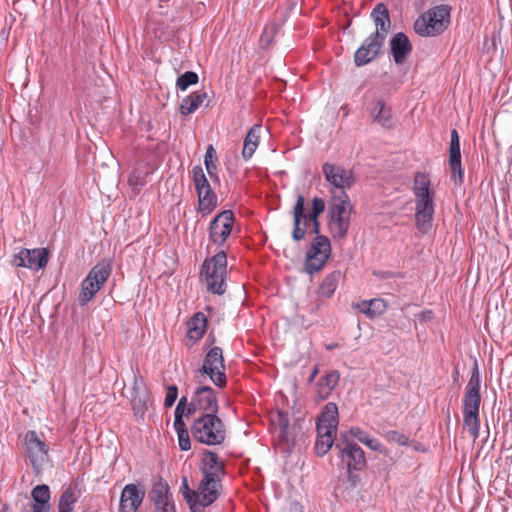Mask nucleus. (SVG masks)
I'll list each match as a JSON object with an SVG mask.
<instances>
[{
  "label": "nucleus",
  "mask_w": 512,
  "mask_h": 512,
  "mask_svg": "<svg viewBox=\"0 0 512 512\" xmlns=\"http://www.w3.org/2000/svg\"><path fill=\"white\" fill-rule=\"evenodd\" d=\"M338 426V407L335 403H327L317 422V431L336 433Z\"/></svg>",
  "instance_id": "24"
},
{
  "label": "nucleus",
  "mask_w": 512,
  "mask_h": 512,
  "mask_svg": "<svg viewBox=\"0 0 512 512\" xmlns=\"http://www.w3.org/2000/svg\"><path fill=\"white\" fill-rule=\"evenodd\" d=\"M480 382L478 366L475 364L471 377L465 387L463 412H479L481 403Z\"/></svg>",
  "instance_id": "15"
},
{
  "label": "nucleus",
  "mask_w": 512,
  "mask_h": 512,
  "mask_svg": "<svg viewBox=\"0 0 512 512\" xmlns=\"http://www.w3.org/2000/svg\"><path fill=\"white\" fill-rule=\"evenodd\" d=\"M325 211V202L322 198L314 197L312 200L311 211L307 214L305 209V198L298 195L291 211L293 216L292 238L294 241H300L305 237L306 226L308 222L312 224V232L319 236L320 222L319 217Z\"/></svg>",
  "instance_id": "2"
},
{
  "label": "nucleus",
  "mask_w": 512,
  "mask_h": 512,
  "mask_svg": "<svg viewBox=\"0 0 512 512\" xmlns=\"http://www.w3.org/2000/svg\"><path fill=\"white\" fill-rule=\"evenodd\" d=\"M192 181L196 191L211 187L201 166L193 167Z\"/></svg>",
  "instance_id": "39"
},
{
  "label": "nucleus",
  "mask_w": 512,
  "mask_h": 512,
  "mask_svg": "<svg viewBox=\"0 0 512 512\" xmlns=\"http://www.w3.org/2000/svg\"><path fill=\"white\" fill-rule=\"evenodd\" d=\"M212 413H218V401L214 390L209 386L196 388L189 402L187 415L196 417Z\"/></svg>",
  "instance_id": "10"
},
{
  "label": "nucleus",
  "mask_w": 512,
  "mask_h": 512,
  "mask_svg": "<svg viewBox=\"0 0 512 512\" xmlns=\"http://www.w3.org/2000/svg\"><path fill=\"white\" fill-rule=\"evenodd\" d=\"M73 505L59 504V512H72Z\"/></svg>",
  "instance_id": "53"
},
{
  "label": "nucleus",
  "mask_w": 512,
  "mask_h": 512,
  "mask_svg": "<svg viewBox=\"0 0 512 512\" xmlns=\"http://www.w3.org/2000/svg\"><path fill=\"white\" fill-rule=\"evenodd\" d=\"M463 425L475 441L479 436L480 430L479 412H463Z\"/></svg>",
  "instance_id": "36"
},
{
  "label": "nucleus",
  "mask_w": 512,
  "mask_h": 512,
  "mask_svg": "<svg viewBox=\"0 0 512 512\" xmlns=\"http://www.w3.org/2000/svg\"><path fill=\"white\" fill-rule=\"evenodd\" d=\"M373 121L385 129H391L394 126L392 112L389 107L381 100L377 101L370 112Z\"/></svg>",
  "instance_id": "32"
},
{
  "label": "nucleus",
  "mask_w": 512,
  "mask_h": 512,
  "mask_svg": "<svg viewBox=\"0 0 512 512\" xmlns=\"http://www.w3.org/2000/svg\"><path fill=\"white\" fill-rule=\"evenodd\" d=\"M174 428L177 431V434H180L182 431H187L186 425L183 419H175L174 420Z\"/></svg>",
  "instance_id": "52"
},
{
  "label": "nucleus",
  "mask_w": 512,
  "mask_h": 512,
  "mask_svg": "<svg viewBox=\"0 0 512 512\" xmlns=\"http://www.w3.org/2000/svg\"><path fill=\"white\" fill-rule=\"evenodd\" d=\"M276 34V27L274 25L265 26L260 36V45L262 48H268L272 44Z\"/></svg>",
  "instance_id": "42"
},
{
  "label": "nucleus",
  "mask_w": 512,
  "mask_h": 512,
  "mask_svg": "<svg viewBox=\"0 0 512 512\" xmlns=\"http://www.w3.org/2000/svg\"><path fill=\"white\" fill-rule=\"evenodd\" d=\"M384 438L388 442L395 443L400 446H408L409 445V437L399 431H396V430L387 431L384 434Z\"/></svg>",
  "instance_id": "41"
},
{
  "label": "nucleus",
  "mask_w": 512,
  "mask_h": 512,
  "mask_svg": "<svg viewBox=\"0 0 512 512\" xmlns=\"http://www.w3.org/2000/svg\"><path fill=\"white\" fill-rule=\"evenodd\" d=\"M364 445H366L368 448H370L373 451H377V452L384 451L382 444L377 439H375L371 436L367 439V441H365Z\"/></svg>",
  "instance_id": "48"
},
{
  "label": "nucleus",
  "mask_w": 512,
  "mask_h": 512,
  "mask_svg": "<svg viewBox=\"0 0 512 512\" xmlns=\"http://www.w3.org/2000/svg\"><path fill=\"white\" fill-rule=\"evenodd\" d=\"M331 254L330 241L326 236H316L307 250L305 271L309 274L319 272L325 266Z\"/></svg>",
  "instance_id": "9"
},
{
  "label": "nucleus",
  "mask_w": 512,
  "mask_h": 512,
  "mask_svg": "<svg viewBox=\"0 0 512 512\" xmlns=\"http://www.w3.org/2000/svg\"><path fill=\"white\" fill-rule=\"evenodd\" d=\"M201 472L205 478L221 480V476L224 475V464L216 453L206 451L201 460Z\"/></svg>",
  "instance_id": "21"
},
{
  "label": "nucleus",
  "mask_w": 512,
  "mask_h": 512,
  "mask_svg": "<svg viewBox=\"0 0 512 512\" xmlns=\"http://www.w3.org/2000/svg\"><path fill=\"white\" fill-rule=\"evenodd\" d=\"M261 130L262 126L259 124H256L252 126L243 142V149H242V157L244 160H249L254 155L255 151L257 150L259 144H260V137H261Z\"/></svg>",
  "instance_id": "28"
},
{
  "label": "nucleus",
  "mask_w": 512,
  "mask_h": 512,
  "mask_svg": "<svg viewBox=\"0 0 512 512\" xmlns=\"http://www.w3.org/2000/svg\"><path fill=\"white\" fill-rule=\"evenodd\" d=\"M371 18L376 27L374 33H378L379 36L386 38L391 26L389 11L386 5L383 3L377 4L371 12Z\"/></svg>",
  "instance_id": "27"
},
{
  "label": "nucleus",
  "mask_w": 512,
  "mask_h": 512,
  "mask_svg": "<svg viewBox=\"0 0 512 512\" xmlns=\"http://www.w3.org/2000/svg\"><path fill=\"white\" fill-rule=\"evenodd\" d=\"M390 49L394 62L403 64L412 51V45L404 33L398 32L390 40Z\"/></svg>",
  "instance_id": "22"
},
{
  "label": "nucleus",
  "mask_w": 512,
  "mask_h": 512,
  "mask_svg": "<svg viewBox=\"0 0 512 512\" xmlns=\"http://www.w3.org/2000/svg\"><path fill=\"white\" fill-rule=\"evenodd\" d=\"M278 417H279V420H278V424H279V427H280V435L282 436L286 429L288 428V419L287 417L282 414V413H278Z\"/></svg>",
  "instance_id": "50"
},
{
  "label": "nucleus",
  "mask_w": 512,
  "mask_h": 512,
  "mask_svg": "<svg viewBox=\"0 0 512 512\" xmlns=\"http://www.w3.org/2000/svg\"><path fill=\"white\" fill-rule=\"evenodd\" d=\"M34 504L32 512H49L50 511V489L49 486L37 485L31 492Z\"/></svg>",
  "instance_id": "30"
},
{
  "label": "nucleus",
  "mask_w": 512,
  "mask_h": 512,
  "mask_svg": "<svg viewBox=\"0 0 512 512\" xmlns=\"http://www.w3.org/2000/svg\"><path fill=\"white\" fill-rule=\"evenodd\" d=\"M177 396L178 388L175 385L168 386L164 399V405L166 407H171L175 403Z\"/></svg>",
  "instance_id": "43"
},
{
  "label": "nucleus",
  "mask_w": 512,
  "mask_h": 512,
  "mask_svg": "<svg viewBox=\"0 0 512 512\" xmlns=\"http://www.w3.org/2000/svg\"><path fill=\"white\" fill-rule=\"evenodd\" d=\"M207 329V318L202 312H197L187 322V346L196 344L205 334Z\"/></svg>",
  "instance_id": "25"
},
{
  "label": "nucleus",
  "mask_w": 512,
  "mask_h": 512,
  "mask_svg": "<svg viewBox=\"0 0 512 512\" xmlns=\"http://www.w3.org/2000/svg\"><path fill=\"white\" fill-rule=\"evenodd\" d=\"M317 439L315 443V450L317 455H325L332 447L336 433H325L324 431H317Z\"/></svg>",
  "instance_id": "37"
},
{
  "label": "nucleus",
  "mask_w": 512,
  "mask_h": 512,
  "mask_svg": "<svg viewBox=\"0 0 512 512\" xmlns=\"http://www.w3.org/2000/svg\"><path fill=\"white\" fill-rule=\"evenodd\" d=\"M452 7L440 4L421 14L414 23L415 32L422 37L441 35L450 25Z\"/></svg>",
  "instance_id": "3"
},
{
  "label": "nucleus",
  "mask_w": 512,
  "mask_h": 512,
  "mask_svg": "<svg viewBox=\"0 0 512 512\" xmlns=\"http://www.w3.org/2000/svg\"><path fill=\"white\" fill-rule=\"evenodd\" d=\"M235 222L234 213L231 210L220 212L210 223L209 239L217 246H222L232 233Z\"/></svg>",
  "instance_id": "13"
},
{
  "label": "nucleus",
  "mask_w": 512,
  "mask_h": 512,
  "mask_svg": "<svg viewBox=\"0 0 512 512\" xmlns=\"http://www.w3.org/2000/svg\"><path fill=\"white\" fill-rule=\"evenodd\" d=\"M25 448L33 466L42 464L48 455V449L37 433L33 430L25 434Z\"/></svg>",
  "instance_id": "19"
},
{
  "label": "nucleus",
  "mask_w": 512,
  "mask_h": 512,
  "mask_svg": "<svg viewBox=\"0 0 512 512\" xmlns=\"http://www.w3.org/2000/svg\"><path fill=\"white\" fill-rule=\"evenodd\" d=\"M342 278L343 274L340 270H334L327 274L317 288V295L322 298H331Z\"/></svg>",
  "instance_id": "29"
},
{
  "label": "nucleus",
  "mask_w": 512,
  "mask_h": 512,
  "mask_svg": "<svg viewBox=\"0 0 512 512\" xmlns=\"http://www.w3.org/2000/svg\"><path fill=\"white\" fill-rule=\"evenodd\" d=\"M204 164L209 176L212 179H218L217 176V153L213 145H209L207 147L205 156H204Z\"/></svg>",
  "instance_id": "38"
},
{
  "label": "nucleus",
  "mask_w": 512,
  "mask_h": 512,
  "mask_svg": "<svg viewBox=\"0 0 512 512\" xmlns=\"http://www.w3.org/2000/svg\"><path fill=\"white\" fill-rule=\"evenodd\" d=\"M449 167L452 172L455 183L462 184L464 171L461 165L460 140L458 132L453 129L451 131L450 147H449Z\"/></svg>",
  "instance_id": "20"
},
{
  "label": "nucleus",
  "mask_w": 512,
  "mask_h": 512,
  "mask_svg": "<svg viewBox=\"0 0 512 512\" xmlns=\"http://www.w3.org/2000/svg\"><path fill=\"white\" fill-rule=\"evenodd\" d=\"M145 497V488L136 484H127L120 496V508L123 512H136Z\"/></svg>",
  "instance_id": "17"
},
{
  "label": "nucleus",
  "mask_w": 512,
  "mask_h": 512,
  "mask_svg": "<svg viewBox=\"0 0 512 512\" xmlns=\"http://www.w3.org/2000/svg\"><path fill=\"white\" fill-rule=\"evenodd\" d=\"M385 39L379 36L378 33H372L367 37L354 54L355 65L361 67L374 60L380 53Z\"/></svg>",
  "instance_id": "14"
},
{
  "label": "nucleus",
  "mask_w": 512,
  "mask_h": 512,
  "mask_svg": "<svg viewBox=\"0 0 512 512\" xmlns=\"http://www.w3.org/2000/svg\"><path fill=\"white\" fill-rule=\"evenodd\" d=\"M200 371L207 374L216 386L226 385L224 357L220 347H213L207 352Z\"/></svg>",
  "instance_id": "11"
},
{
  "label": "nucleus",
  "mask_w": 512,
  "mask_h": 512,
  "mask_svg": "<svg viewBox=\"0 0 512 512\" xmlns=\"http://www.w3.org/2000/svg\"><path fill=\"white\" fill-rule=\"evenodd\" d=\"M199 77L197 73L193 71H187L181 74L176 80V87L182 91H185L189 86L198 83Z\"/></svg>",
  "instance_id": "40"
},
{
  "label": "nucleus",
  "mask_w": 512,
  "mask_h": 512,
  "mask_svg": "<svg viewBox=\"0 0 512 512\" xmlns=\"http://www.w3.org/2000/svg\"><path fill=\"white\" fill-rule=\"evenodd\" d=\"M130 400L133 412L136 416H143L147 411L148 393L141 381L134 380L131 388Z\"/></svg>",
  "instance_id": "26"
},
{
  "label": "nucleus",
  "mask_w": 512,
  "mask_h": 512,
  "mask_svg": "<svg viewBox=\"0 0 512 512\" xmlns=\"http://www.w3.org/2000/svg\"><path fill=\"white\" fill-rule=\"evenodd\" d=\"M207 289L214 294H223L226 288L227 256L222 250L211 259L206 260L202 267Z\"/></svg>",
  "instance_id": "6"
},
{
  "label": "nucleus",
  "mask_w": 512,
  "mask_h": 512,
  "mask_svg": "<svg viewBox=\"0 0 512 512\" xmlns=\"http://www.w3.org/2000/svg\"><path fill=\"white\" fill-rule=\"evenodd\" d=\"M182 489H183V496L184 498L189 501V502H192L194 501V496L192 495V492H194L193 490H190L189 486H188V482H187V479L184 478L183 479V483H182Z\"/></svg>",
  "instance_id": "49"
},
{
  "label": "nucleus",
  "mask_w": 512,
  "mask_h": 512,
  "mask_svg": "<svg viewBox=\"0 0 512 512\" xmlns=\"http://www.w3.org/2000/svg\"><path fill=\"white\" fill-rule=\"evenodd\" d=\"M339 382V373L331 371L321 377L317 383V394L321 400L328 398Z\"/></svg>",
  "instance_id": "35"
},
{
  "label": "nucleus",
  "mask_w": 512,
  "mask_h": 512,
  "mask_svg": "<svg viewBox=\"0 0 512 512\" xmlns=\"http://www.w3.org/2000/svg\"><path fill=\"white\" fill-rule=\"evenodd\" d=\"M207 98V93L204 91H196L185 97L179 107L181 115L187 116L194 113Z\"/></svg>",
  "instance_id": "34"
},
{
  "label": "nucleus",
  "mask_w": 512,
  "mask_h": 512,
  "mask_svg": "<svg viewBox=\"0 0 512 512\" xmlns=\"http://www.w3.org/2000/svg\"><path fill=\"white\" fill-rule=\"evenodd\" d=\"M48 259L49 252L46 248H22L13 255L11 264L15 267H25L38 271L47 265Z\"/></svg>",
  "instance_id": "12"
},
{
  "label": "nucleus",
  "mask_w": 512,
  "mask_h": 512,
  "mask_svg": "<svg viewBox=\"0 0 512 512\" xmlns=\"http://www.w3.org/2000/svg\"><path fill=\"white\" fill-rule=\"evenodd\" d=\"M336 448L339 449V456L342 463L347 466L348 471L361 470L365 466L364 451L356 443L346 442L343 447L336 444Z\"/></svg>",
  "instance_id": "16"
},
{
  "label": "nucleus",
  "mask_w": 512,
  "mask_h": 512,
  "mask_svg": "<svg viewBox=\"0 0 512 512\" xmlns=\"http://www.w3.org/2000/svg\"><path fill=\"white\" fill-rule=\"evenodd\" d=\"M155 512H175V505L167 484H158L152 490Z\"/></svg>",
  "instance_id": "23"
},
{
  "label": "nucleus",
  "mask_w": 512,
  "mask_h": 512,
  "mask_svg": "<svg viewBox=\"0 0 512 512\" xmlns=\"http://www.w3.org/2000/svg\"><path fill=\"white\" fill-rule=\"evenodd\" d=\"M352 209L348 195L331 197L328 208V227L333 238L343 239L347 236Z\"/></svg>",
  "instance_id": "5"
},
{
  "label": "nucleus",
  "mask_w": 512,
  "mask_h": 512,
  "mask_svg": "<svg viewBox=\"0 0 512 512\" xmlns=\"http://www.w3.org/2000/svg\"><path fill=\"white\" fill-rule=\"evenodd\" d=\"M198 196L197 210L203 217L208 216L217 206V196L212 188H206L196 191Z\"/></svg>",
  "instance_id": "31"
},
{
  "label": "nucleus",
  "mask_w": 512,
  "mask_h": 512,
  "mask_svg": "<svg viewBox=\"0 0 512 512\" xmlns=\"http://www.w3.org/2000/svg\"><path fill=\"white\" fill-rule=\"evenodd\" d=\"M179 447L183 451H187L191 448V442L188 431H182L178 434Z\"/></svg>",
  "instance_id": "45"
},
{
  "label": "nucleus",
  "mask_w": 512,
  "mask_h": 512,
  "mask_svg": "<svg viewBox=\"0 0 512 512\" xmlns=\"http://www.w3.org/2000/svg\"><path fill=\"white\" fill-rule=\"evenodd\" d=\"M112 273V266L108 261L97 263L83 279L78 296V302L81 306L90 302L98 291L103 287Z\"/></svg>",
  "instance_id": "7"
},
{
  "label": "nucleus",
  "mask_w": 512,
  "mask_h": 512,
  "mask_svg": "<svg viewBox=\"0 0 512 512\" xmlns=\"http://www.w3.org/2000/svg\"><path fill=\"white\" fill-rule=\"evenodd\" d=\"M322 171L326 182L330 186L331 197L348 195L347 190L355 182V177L351 170L339 165L324 163Z\"/></svg>",
  "instance_id": "8"
},
{
  "label": "nucleus",
  "mask_w": 512,
  "mask_h": 512,
  "mask_svg": "<svg viewBox=\"0 0 512 512\" xmlns=\"http://www.w3.org/2000/svg\"><path fill=\"white\" fill-rule=\"evenodd\" d=\"M128 184L131 187L137 188L138 186H143L144 185V181L139 176H136V175L133 174V175L129 176Z\"/></svg>",
  "instance_id": "51"
},
{
  "label": "nucleus",
  "mask_w": 512,
  "mask_h": 512,
  "mask_svg": "<svg viewBox=\"0 0 512 512\" xmlns=\"http://www.w3.org/2000/svg\"><path fill=\"white\" fill-rule=\"evenodd\" d=\"M220 482L221 480L203 477L197 492H192L194 502L203 507L211 505L218 498V489L221 486Z\"/></svg>",
  "instance_id": "18"
},
{
  "label": "nucleus",
  "mask_w": 512,
  "mask_h": 512,
  "mask_svg": "<svg viewBox=\"0 0 512 512\" xmlns=\"http://www.w3.org/2000/svg\"><path fill=\"white\" fill-rule=\"evenodd\" d=\"M191 433L195 440L206 445H219L226 437L225 425L217 413L196 416Z\"/></svg>",
  "instance_id": "4"
},
{
  "label": "nucleus",
  "mask_w": 512,
  "mask_h": 512,
  "mask_svg": "<svg viewBox=\"0 0 512 512\" xmlns=\"http://www.w3.org/2000/svg\"><path fill=\"white\" fill-rule=\"evenodd\" d=\"M356 308L368 318L373 319L382 315L386 311L387 304L383 299L374 298L357 303Z\"/></svg>",
  "instance_id": "33"
},
{
  "label": "nucleus",
  "mask_w": 512,
  "mask_h": 512,
  "mask_svg": "<svg viewBox=\"0 0 512 512\" xmlns=\"http://www.w3.org/2000/svg\"><path fill=\"white\" fill-rule=\"evenodd\" d=\"M76 502L75 494L71 489H66L60 497L59 504L73 505Z\"/></svg>",
  "instance_id": "46"
},
{
  "label": "nucleus",
  "mask_w": 512,
  "mask_h": 512,
  "mask_svg": "<svg viewBox=\"0 0 512 512\" xmlns=\"http://www.w3.org/2000/svg\"><path fill=\"white\" fill-rule=\"evenodd\" d=\"M349 432L353 437H355L358 441H360L363 444L370 437V435L367 432L358 427L351 428Z\"/></svg>",
  "instance_id": "47"
},
{
  "label": "nucleus",
  "mask_w": 512,
  "mask_h": 512,
  "mask_svg": "<svg viewBox=\"0 0 512 512\" xmlns=\"http://www.w3.org/2000/svg\"><path fill=\"white\" fill-rule=\"evenodd\" d=\"M431 180L427 173L417 172L413 180L415 203V226L423 234L431 230L435 213V193L430 189Z\"/></svg>",
  "instance_id": "1"
},
{
  "label": "nucleus",
  "mask_w": 512,
  "mask_h": 512,
  "mask_svg": "<svg viewBox=\"0 0 512 512\" xmlns=\"http://www.w3.org/2000/svg\"><path fill=\"white\" fill-rule=\"evenodd\" d=\"M188 405L189 402L187 400V397H181L175 408V419H183L184 414L187 413Z\"/></svg>",
  "instance_id": "44"
}]
</instances>
